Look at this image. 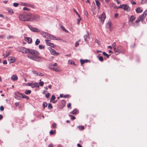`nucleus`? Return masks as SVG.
Instances as JSON below:
<instances>
[{
  "mask_svg": "<svg viewBox=\"0 0 147 147\" xmlns=\"http://www.w3.org/2000/svg\"><path fill=\"white\" fill-rule=\"evenodd\" d=\"M78 113V111L76 109H75L71 111L70 113L74 115H76Z\"/></svg>",
  "mask_w": 147,
  "mask_h": 147,
  "instance_id": "obj_21",
  "label": "nucleus"
},
{
  "mask_svg": "<svg viewBox=\"0 0 147 147\" xmlns=\"http://www.w3.org/2000/svg\"><path fill=\"white\" fill-rule=\"evenodd\" d=\"M23 9L24 10H26L29 11L30 10V9H29L26 7H24L23 8Z\"/></svg>",
  "mask_w": 147,
  "mask_h": 147,
  "instance_id": "obj_47",
  "label": "nucleus"
},
{
  "mask_svg": "<svg viewBox=\"0 0 147 147\" xmlns=\"http://www.w3.org/2000/svg\"><path fill=\"white\" fill-rule=\"evenodd\" d=\"M50 51V52L51 54L53 55H59V53L56 52L55 51L54 49H52L51 48H50L49 49Z\"/></svg>",
  "mask_w": 147,
  "mask_h": 147,
  "instance_id": "obj_11",
  "label": "nucleus"
},
{
  "mask_svg": "<svg viewBox=\"0 0 147 147\" xmlns=\"http://www.w3.org/2000/svg\"><path fill=\"white\" fill-rule=\"evenodd\" d=\"M85 13L86 15V16L87 17H88V13L87 11H85Z\"/></svg>",
  "mask_w": 147,
  "mask_h": 147,
  "instance_id": "obj_62",
  "label": "nucleus"
},
{
  "mask_svg": "<svg viewBox=\"0 0 147 147\" xmlns=\"http://www.w3.org/2000/svg\"><path fill=\"white\" fill-rule=\"evenodd\" d=\"M19 5V4L18 3H14L13 4V5L15 7H17Z\"/></svg>",
  "mask_w": 147,
  "mask_h": 147,
  "instance_id": "obj_41",
  "label": "nucleus"
},
{
  "mask_svg": "<svg viewBox=\"0 0 147 147\" xmlns=\"http://www.w3.org/2000/svg\"><path fill=\"white\" fill-rule=\"evenodd\" d=\"M147 14V10L145 11L143 13V14L140 15L139 17L138 18L142 22H143Z\"/></svg>",
  "mask_w": 147,
  "mask_h": 147,
  "instance_id": "obj_5",
  "label": "nucleus"
},
{
  "mask_svg": "<svg viewBox=\"0 0 147 147\" xmlns=\"http://www.w3.org/2000/svg\"><path fill=\"white\" fill-rule=\"evenodd\" d=\"M40 42V40L39 39H37L35 42V44L36 45H38L39 44Z\"/></svg>",
  "mask_w": 147,
  "mask_h": 147,
  "instance_id": "obj_37",
  "label": "nucleus"
},
{
  "mask_svg": "<svg viewBox=\"0 0 147 147\" xmlns=\"http://www.w3.org/2000/svg\"><path fill=\"white\" fill-rule=\"evenodd\" d=\"M55 98H56L54 94L52 95V97L50 100V102H53L52 101L55 100Z\"/></svg>",
  "mask_w": 147,
  "mask_h": 147,
  "instance_id": "obj_27",
  "label": "nucleus"
},
{
  "mask_svg": "<svg viewBox=\"0 0 147 147\" xmlns=\"http://www.w3.org/2000/svg\"><path fill=\"white\" fill-rule=\"evenodd\" d=\"M68 62H69V63L71 64V65H72V64L75 65V64L74 63V62L73 61H68Z\"/></svg>",
  "mask_w": 147,
  "mask_h": 147,
  "instance_id": "obj_49",
  "label": "nucleus"
},
{
  "mask_svg": "<svg viewBox=\"0 0 147 147\" xmlns=\"http://www.w3.org/2000/svg\"><path fill=\"white\" fill-rule=\"evenodd\" d=\"M32 72L34 74H36V76H44V75L43 73H40L39 72L34 71H32Z\"/></svg>",
  "mask_w": 147,
  "mask_h": 147,
  "instance_id": "obj_13",
  "label": "nucleus"
},
{
  "mask_svg": "<svg viewBox=\"0 0 147 147\" xmlns=\"http://www.w3.org/2000/svg\"><path fill=\"white\" fill-rule=\"evenodd\" d=\"M31 87L32 88H34L36 87V88H38L39 87V86L38 85V83H32Z\"/></svg>",
  "mask_w": 147,
  "mask_h": 147,
  "instance_id": "obj_18",
  "label": "nucleus"
},
{
  "mask_svg": "<svg viewBox=\"0 0 147 147\" xmlns=\"http://www.w3.org/2000/svg\"><path fill=\"white\" fill-rule=\"evenodd\" d=\"M26 3H25L24 2H21L20 4L22 6H26Z\"/></svg>",
  "mask_w": 147,
  "mask_h": 147,
  "instance_id": "obj_48",
  "label": "nucleus"
},
{
  "mask_svg": "<svg viewBox=\"0 0 147 147\" xmlns=\"http://www.w3.org/2000/svg\"><path fill=\"white\" fill-rule=\"evenodd\" d=\"M118 15L117 13H116L115 14L114 17L115 18H116L118 16Z\"/></svg>",
  "mask_w": 147,
  "mask_h": 147,
  "instance_id": "obj_61",
  "label": "nucleus"
},
{
  "mask_svg": "<svg viewBox=\"0 0 147 147\" xmlns=\"http://www.w3.org/2000/svg\"><path fill=\"white\" fill-rule=\"evenodd\" d=\"M28 53L29 54L27 57L29 59L34 61H40L41 60V58L39 56V52L36 50L30 49L28 50Z\"/></svg>",
  "mask_w": 147,
  "mask_h": 147,
  "instance_id": "obj_1",
  "label": "nucleus"
},
{
  "mask_svg": "<svg viewBox=\"0 0 147 147\" xmlns=\"http://www.w3.org/2000/svg\"><path fill=\"white\" fill-rule=\"evenodd\" d=\"M32 17V14L31 13L25 12L20 15L19 19L23 21H28L31 19Z\"/></svg>",
  "mask_w": 147,
  "mask_h": 147,
  "instance_id": "obj_2",
  "label": "nucleus"
},
{
  "mask_svg": "<svg viewBox=\"0 0 147 147\" xmlns=\"http://www.w3.org/2000/svg\"><path fill=\"white\" fill-rule=\"evenodd\" d=\"M17 92L15 93L16 96H15V98L17 99H20V96L17 95ZM17 94L18 93H17Z\"/></svg>",
  "mask_w": 147,
  "mask_h": 147,
  "instance_id": "obj_39",
  "label": "nucleus"
},
{
  "mask_svg": "<svg viewBox=\"0 0 147 147\" xmlns=\"http://www.w3.org/2000/svg\"><path fill=\"white\" fill-rule=\"evenodd\" d=\"M95 1L96 3V5L99 7V8H100V3L99 2L98 0H95Z\"/></svg>",
  "mask_w": 147,
  "mask_h": 147,
  "instance_id": "obj_29",
  "label": "nucleus"
},
{
  "mask_svg": "<svg viewBox=\"0 0 147 147\" xmlns=\"http://www.w3.org/2000/svg\"><path fill=\"white\" fill-rule=\"evenodd\" d=\"M10 55V53L9 52H6V54L5 55V54H3V55L4 56V57H6Z\"/></svg>",
  "mask_w": 147,
  "mask_h": 147,
  "instance_id": "obj_31",
  "label": "nucleus"
},
{
  "mask_svg": "<svg viewBox=\"0 0 147 147\" xmlns=\"http://www.w3.org/2000/svg\"><path fill=\"white\" fill-rule=\"evenodd\" d=\"M49 96H50V94L49 93H47L45 94V96L47 98L49 97Z\"/></svg>",
  "mask_w": 147,
  "mask_h": 147,
  "instance_id": "obj_51",
  "label": "nucleus"
},
{
  "mask_svg": "<svg viewBox=\"0 0 147 147\" xmlns=\"http://www.w3.org/2000/svg\"><path fill=\"white\" fill-rule=\"evenodd\" d=\"M57 125L56 123H54L52 125V127L53 128H56Z\"/></svg>",
  "mask_w": 147,
  "mask_h": 147,
  "instance_id": "obj_50",
  "label": "nucleus"
},
{
  "mask_svg": "<svg viewBox=\"0 0 147 147\" xmlns=\"http://www.w3.org/2000/svg\"><path fill=\"white\" fill-rule=\"evenodd\" d=\"M140 21H141L139 19H138V18L137 20H136L135 22L137 23H138Z\"/></svg>",
  "mask_w": 147,
  "mask_h": 147,
  "instance_id": "obj_59",
  "label": "nucleus"
},
{
  "mask_svg": "<svg viewBox=\"0 0 147 147\" xmlns=\"http://www.w3.org/2000/svg\"><path fill=\"white\" fill-rule=\"evenodd\" d=\"M45 40L46 44L52 47H54V45L53 43L50 42V40Z\"/></svg>",
  "mask_w": 147,
  "mask_h": 147,
  "instance_id": "obj_9",
  "label": "nucleus"
},
{
  "mask_svg": "<svg viewBox=\"0 0 147 147\" xmlns=\"http://www.w3.org/2000/svg\"><path fill=\"white\" fill-rule=\"evenodd\" d=\"M55 131H56L55 130H54V131H53V130H51L50 131V133L51 135H52L54 134L55 133Z\"/></svg>",
  "mask_w": 147,
  "mask_h": 147,
  "instance_id": "obj_42",
  "label": "nucleus"
},
{
  "mask_svg": "<svg viewBox=\"0 0 147 147\" xmlns=\"http://www.w3.org/2000/svg\"><path fill=\"white\" fill-rule=\"evenodd\" d=\"M120 8H122V9L123 8V5H119L117 8V9H119Z\"/></svg>",
  "mask_w": 147,
  "mask_h": 147,
  "instance_id": "obj_53",
  "label": "nucleus"
},
{
  "mask_svg": "<svg viewBox=\"0 0 147 147\" xmlns=\"http://www.w3.org/2000/svg\"><path fill=\"white\" fill-rule=\"evenodd\" d=\"M74 11L78 16L80 17V16L78 14V13L76 11V10L75 9H74Z\"/></svg>",
  "mask_w": 147,
  "mask_h": 147,
  "instance_id": "obj_57",
  "label": "nucleus"
},
{
  "mask_svg": "<svg viewBox=\"0 0 147 147\" xmlns=\"http://www.w3.org/2000/svg\"><path fill=\"white\" fill-rule=\"evenodd\" d=\"M4 108L3 106H1L0 107V110L1 111H3L4 110Z\"/></svg>",
  "mask_w": 147,
  "mask_h": 147,
  "instance_id": "obj_52",
  "label": "nucleus"
},
{
  "mask_svg": "<svg viewBox=\"0 0 147 147\" xmlns=\"http://www.w3.org/2000/svg\"><path fill=\"white\" fill-rule=\"evenodd\" d=\"M69 116L71 117V120H74L76 119V117L73 115H69Z\"/></svg>",
  "mask_w": 147,
  "mask_h": 147,
  "instance_id": "obj_43",
  "label": "nucleus"
},
{
  "mask_svg": "<svg viewBox=\"0 0 147 147\" xmlns=\"http://www.w3.org/2000/svg\"><path fill=\"white\" fill-rule=\"evenodd\" d=\"M47 105V103L46 102H44L43 103V108L44 109H45V108L46 107Z\"/></svg>",
  "mask_w": 147,
  "mask_h": 147,
  "instance_id": "obj_32",
  "label": "nucleus"
},
{
  "mask_svg": "<svg viewBox=\"0 0 147 147\" xmlns=\"http://www.w3.org/2000/svg\"><path fill=\"white\" fill-rule=\"evenodd\" d=\"M79 45V43L78 42H76V43L75 45V46L76 47H77Z\"/></svg>",
  "mask_w": 147,
  "mask_h": 147,
  "instance_id": "obj_54",
  "label": "nucleus"
},
{
  "mask_svg": "<svg viewBox=\"0 0 147 147\" xmlns=\"http://www.w3.org/2000/svg\"><path fill=\"white\" fill-rule=\"evenodd\" d=\"M89 35L88 33L87 32L86 33V34L84 36V39L85 41L86 40V39L87 38H89Z\"/></svg>",
  "mask_w": 147,
  "mask_h": 147,
  "instance_id": "obj_28",
  "label": "nucleus"
},
{
  "mask_svg": "<svg viewBox=\"0 0 147 147\" xmlns=\"http://www.w3.org/2000/svg\"><path fill=\"white\" fill-rule=\"evenodd\" d=\"M106 17L105 14L104 13H102L101 16L99 17V19L100 20L101 22L103 23Z\"/></svg>",
  "mask_w": 147,
  "mask_h": 147,
  "instance_id": "obj_7",
  "label": "nucleus"
},
{
  "mask_svg": "<svg viewBox=\"0 0 147 147\" xmlns=\"http://www.w3.org/2000/svg\"><path fill=\"white\" fill-rule=\"evenodd\" d=\"M11 79L13 81H16L17 80L18 77L17 76L13 75L11 77Z\"/></svg>",
  "mask_w": 147,
  "mask_h": 147,
  "instance_id": "obj_19",
  "label": "nucleus"
},
{
  "mask_svg": "<svg viewBox=\"0 0 147 147\" xmlns=\"http://www.w3.org/2000/svg\"><path fill=\"white\" fill-rule=\"evenodd\" d=\"M8 61L10 63H14L15 61V58L13 57H9L8 58Z\"/></svg>",
  "mask_w": 147,
  "mask_h": 147,
  "instance_id": "obj_10",
  "label": "nucleus"
},
{
  "mask_svg": "<svg viewBox=\"0 0 147 147\" xmlns=\"http://www.w3.org/2000/svg\"><path fill=\"white\" fill-rule=\"evenodd\" d=\"M77 146L78 147H82V146L79 144H77Z\"/></svg>",
  "mask_w": 147,
  "mask_h": 147,
  "instance_id": "obj_64",
  "label": "nucleus"
},
{
  "mask_svg": "<svg viewBox=\"0 0 147 147\" xmlns=\"http://www.w3.org/2000/svg\"><path fill=\"white\" fill-rule=\"evenodd\" d=\"M131 3L133 5H136V2L134 1L131 2Z\"/></svg>",
  "mask_w": 147,
  "mask_h": 147,
  "instance_id": "obj_63",
  "label": "nucleus"
},
{
  "mask_svg": "<svg viewBox=\"0 0 147 147\" xmlns=\"http://www.w3.org/2000/svg\"><path fill=\"white\" fill-rule=\"evenodd\" d=\"M49 68L51 69L54 70L56 71H59V70L58 69L55 68L52 66H49Z\"/></svg>",
  "mask_w": 147,
  "mask_h": 147,
  "instance_id": "obj_22",
  "label": "nucleus"
},
{
  "mask_svg": "<svg viewBox=\"0 0 147 147\" xmlns=\"http://www.w3.org/2000/svg\"><path fill=\"white\" fill-rule=\"evenodd\" d=\"M48 147H53V146L52 144H50L49 145Z\"/></svg>",
  "mask_w": 147,
  "mask_h": 147,
  "instance_id": "obj_60",
  "label": "nucleus"
},
{
  "mask_svg": "<svg viewBox=\"0 0 147 147\" xmlns=\"http://www.w3.org/2000/svg\"><path fill=\"white\" fill-rule=\"evenodd\" d=\"M61 28L62 29V30L64 31L65 32H68V31L67 30L65 29V28L62 25H61L60 26Z\"/></svg>",
  "mask_w": 147,
  "mask_h": 147,
  "instance_id": "obj_30",
  "label": "nucleus"
},
{
  "mask_svg": "<svg viewBox=\"0 0 147 147\" xmlns=\"http://www.w3.org/2000/svg\"><path fill=\"white\" fill-rule=\"evenodd\" d=\"M99 60L101 61H102L103 60V57L102 56H100L98 58Z\"/></svg>",
  "mask_w": 147,
  "mask_h": 147,
  "instance_id": "obj_45",
  "label": "nucleus"
},
{
  "mask_svg": "<svg viewBox=\"0 0 147 147\" xmlns=\"http://www.w3.org/2000/svg\"><path fill=\"white\" fill-rule=\"evenodd\" d=\"M29 49H26L24 47H19L17 48V50L19 52H21L23 53H28V50Z\"/></svg>",
  "mask_w": 147,
  "mask_h": 147,
  "instance_id": "obj_4",
  "label": "nucleus"
},
{
  "mask_svg": "<svg viewBox=\"0 0 147 147\" xmlns=\"http://www.w3.org/2000/svg\"><path fill=\"white\" fill-rule=\"evenodd\" d=\"M147 1V0H142V3L144 4Z\"/></svg>",
  "mask_w": 147,
  "mask_h": 147,
  "instance_id": "obj_55",
  "label": "nucleus"
},
{
  "mask_svg": "<svg viewBox=\"0 0 147 147\" xmlns=\"http://www.w3.org/2000/svg\"><path fill=\"white\" fill-rule=\"evenodd\" d=\"M80 61L81 63V65H82L84 63H87L89 61L87 59L82 60L81 59L80 60Z\"/></svg>",
  "mask_w": 147,
  "mask_h": 147,
  "instance_id": "obj_20",
  "label": "nucleus"
},
{
  "mask_svg": "<svg viewBox=\"0 0 147 147\" xmlns=\"http://www.w3.org/2000/svg\"><path fill=\"white\" fill-rule=\"evenodd\" d=\"M3 63L4 64H6L7 63V61L6 60H4L3 61Z\"/></svg>",
  "mask_w": 147,
  "mask_h": 147,
  "instance_id": "obj_58",
  "label": "nucleus"
},
{
  "mask_svg": "<svg viewBox=\"0 0 147 147\" xmlns=\"http://www.w3.org/2000/svg\"><path fill=\"white\" fill-rule=\"evenodd\" d=\"M18 94L21 95L22 96V98H26L27 100H28L29 99V97L28 96L25 95L23 94L22 93H19L18 92H17V93Z\"/></svg>",
  "mask_w": 147,
  "mask_h": 147,
  "instance_id": "obj_15",
  "label": "nucleus"
},
{
  "mask_svg": "<svg viewBox=\"0 0 147 147\" xmlns=\"http://www.w3.org/2000/svg\"><path fill=\"white\" fill-rule=\"evenodd\" d=\"M50 38V39H52V40H57V37H55V36H54L51 35V34H49V36H48V38Z\"/></svg>",
  "mask_w": 147,
  "mask_h": 147,
  "instance_id": "obj_17",
  "label": "nucleus"
},
{
  "mask_svg": "<svg viewBox=\"0 0 147 147\" xmlns=\"http://www.w3.org/2000/svg\"><path fill=\"white\" fill-rule=\"evenodd\" d=\"M78 127L80 130H83L84 128V126H78Z\"/></svg>",
  "mask_w": 147,
  "mask_h": 147,
  "instance_id": "obj_33",
  "label": "nucleus"
},
{
  "mask_svg": "<svg viewBox=\"0 0 147 147\" xmlns=\"http://www.w3.org/2000/svg\"><path fill=\"white\" fill-rule=\"evenodd\" d=\"M26 6H27L32 8L34 7V5H33L28 3H26Z\"/></svg>",
  "mask_w": 147,
  "mask_h": 147,
  "instance_id": "obj_25",
  "label": "nucleus"
},
{
  "mask_svg": "<svg viewBox=\"0 0 147 147\" xmlns=\"http://www.w3.org/2000/svg\"><path fill=\"white\" fill-rule=\"evenodd\" d=\"M26 41L29 43H32V39L31 38L29 37H26Z\"/></svg>",
  "mask_w": 147,
  "mask_h": 147,
  "instance_id": "obj_23",
  "label": "nucleus"
},
{
  "mask_svg": "<svg viewBox=\"0 0 147 147\" xmlns=\"http://www.w3.org/2000/svg\"><path fill=\"white\" fill-rule=\"evenodd\" d=\"M71 104L70 103H69L67 104V107L68 108H69L71 107Z\"/></svg>",
  "mask_w": 147,
  "mask_h": 147,
  "instance_id": "obj_56",
  "label": "nucleus"
},
{
  "mask_svg": "<svg viewBox=\"0 0 147 147\" xmlns=\"http://www.w3.org/2000/svg\"><path fill=\"white\" fill-rule=\"evenodd\" d=\"M8 11L11 14H13V11L11 9H9Z\"/></svg>",
  "mask_w": 147,
  "mask_h": 147,
  "instance_id": "obj_44",
  "label": "nucleus"
},
{
  "mask_svg": "<svg viewBox=\"0 0 147 147\" xmlns=\"http://www.w3.org/2000/svg\"><path fill=\"white\" fill-rule=\"evenodd\" d=\"M116 44L115 42H114V43H113L112 44V47L113 48V49L114 50H116Z\"/></svg>",
  "mask_w": 147,
  "mask_h": 147,
  "instance_id": "obj_36",
  "label": "nucleus"
},
{
  "mask_svg": "<svg viewBox=\"0 0 147 147\" xmlns=\"http://www.w3.org/2000/svg\"><path fill=\"white\" fill-rule=\"evenodd\" d=\"M49 34L44 32H42L41 33V34L42 36L45 38H48Z\"/></svg>",
  "mask_w": 147,
  "mask_h": 147,
  "instance_id": "obj_14",
  "label": "nucleus"
},
{
  "mask_svg": "<svg viewBox=\"0 0 147 147\" xmlns=\"http://www.w3.org/2000/svg\"><path fill=\"white\" fill-rule=\"evenodd\" d=\"M136 19V17L134 15H132L130 18L129 22H132Z\"/></svg>",
  "mask_w": 147,
  "mask_h": 147,
  "instance_id": "obj_16",
  "label": "nucleus"
},
{
  "mask_svg": "<svg viewBox=\"0 0 147 147\" xmlns=\"http://www.w3.org/2000/svg\"><path fill=\"white\" fill-rule=\"evenodd\" d=\"M41 80H40V82H39V84L40 86H43L44 84V82L42 81H41Z\"/></svg>",
  "mask_w": 147,
  "mask_h": 147,
  "instance_id": "obj_40",
  "label": "nucleus"
},
{
  "mask_svg": "<svg viewBox=\"0 0 147 147\" xmlns=\"http://www.w3.org/2000/svg\"><path fill=\"white\" fill-rule=\"evenodd\" d=\"M61 102L62 104L61 107L63 108L65 105V102L64 100H62L61 101Z\"/></svg>",
  "mask_w": 147,
  "mask_h": 147,
  "instance_id": "obj_26",
  "label": "nucleus"
},
{
  "mask_svg": "<svg viewBox=\"0 0 147 147\" xmlns=\"http://www.w3.org/2000/svg\"><path fill=\"white\" fill-rule=\"evenodd\" d=\"M103 55L105 56H106L107 58H109V56L111 55V54L109 55L108 54H107L106 52H103L102 53Z\"/></svg>",
  "mask_w": 147,
  "mask_h": 147,
  "instance_id": "obj_34",
  "label": "nucleus"
},
{
  "mask_svg": "<svg viewBox=\"0 0 147 147\" xmlns=\"http://www.w3.org/2000/svg\"><path fill=\"white\" fill-rule=\"evenodd\" d=\"M33 17L32 20H33L35 21H38L40 19V16L38 15H35L33 16L32 15V17Z\"/></svg>",
  "mask_w": 147,
  "mask_h": 147,
  "instance_id": "obj_12",
  "label": "nucleus"
},
{
  "mask_svg": "<svg viewBox=\"0 0 147 147\" xmlns=\"http://www.w3.org/2000/svg\"><path fill=\"white\" fill-rule=\"evenodd\" d=\"M26 94H29L31 93V91L30 90H27L24 92Z\"/></svg>",
  "mask_w": 147,
  "mask_h": 147,
  "instance_id": "obj_35",
  "label": "nucleus"
},
{
  "mask_svg": "<svg viewBox=\"0 0 147 147\" xmlns=\"http://www.w3.org/2000/svg\"><path fill=\"white\" fill-rule=\"evenodd\" d=\"M136 12L138 13H140L143 11V10L141 9L140 7H139L136 9Z\"/></svg>",
  "mask_w": 147,
  "mask_h": 147,
  "instance_id": "obj_24",
  "label": "nucleus"
},
{
  "mask_svg": "<svg viewBox=\"0 0 147 147\" xmlns=\"http://www.w3.org/2000/svg\"><path fill=\"white\" fill-rule=\"evenodd\" d=\"M29 27L30 30L33 32H40V30L37 28L33 27L30 26H29Z\"/></svg>",
  "mask_w": 147,
  "mask_h": 147,
  "instance_id": "obj_8",
  "label": "nucleus"
},
{
  "mask_svg": "<svg viewBox=\"0 0 147 147\" xmlns=\"http://www.w3.org/2000/svg\"><path fill=\"white\" fill-rule=\"evenodd\" d=\"M123 10L127 12H129L130 10V7L127 4H123Z\"/></svg>",
  "mask_w": 147,
  "mask_h": 147,
  "instance_id": "obj_6",
  "label": "nucleus"
},
{
  "mask_svg": "<svg viewBox=\"0 0 147 147\" xmlns=\"http://www.w3.org/2000/svg\"><path fill=\"white\" fill-rule=\"evenodd\" d=\"M114 51L116 55H118L120 53H124L125 51L124 49L120 45L117 47V48L116 49V50Z\"/></svg>",
  "mask_w": 147,
  "mask_h": 147,
  "instance_id": "obj_3",
  "label": "nucleus"
},
{
  "mask_svg": "<svg viewBox=\"0 0 147 147\" xmlns=\"http://www.w3.org/2000/svg\"><path fill=\"white\" fill-rule=\"evenodd\" d=\"M53 107L51 105V104L49 103L48 105V108L49 109H52Z\"/></svg>",
  "mask_w": 147,
  "mask_h": 147,
  "instance_id": "obj_46",
  "label": "nucleus"
},
{
  "mask_svg": "<svg viewBox=\"0 0 147 147\" xmlns=\"http://www.w3.org/2000/svg\"><path fill=\"white\" fill-rule=\"evenodd\" d=\"M45 48V47L44 45H40L39 46V48L40 49H44Z\"/></svg>",
  "mask_w": 147,
  "mask_h": 147,
  "instance_id": "obj_38",
  "label": "nucleus"
}]
</instances>
